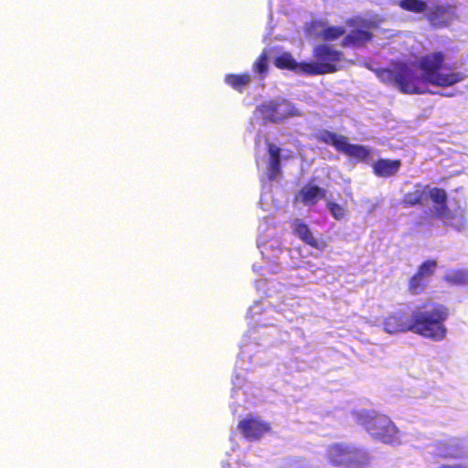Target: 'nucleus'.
<instances>
[{
    "instance_id": "obj_25",
    "label": "nucleus",
    "mask_w": 468,
    "mask_h": 468,
    "mask_svg": "<svg viewBox=\"0 0 468 468\" xmlns=\"http://www.w3.org/2000/svg\"><path fill=\"white\" fill-rule=\"evenodd\" d=\"M444 280L453 285H462L468 282V275L463 271L456 270L447 273Z\"/></svg>"
},
{
    "instance_id": "obj_10",
    "label": "nucleus",
    "mask_w": 468,
    "mask_h": 468,
    "mask_svg": "<svg viewBox=\"0 0 468 468\" xmlns=\"http://www.w3.org/2000/svg\"><path fill=\"white\" fill-rule=\"evenodd\" d=\"M283 106H289L286 101H269L260 104L257 111L264 121L278 123L290 116L295 115L292 109H289V107L283 109Z\"/></svg>"
},
{
    "instance_id": "obj_29",
    "label": "nucleus",
    "mask_w": 468,
    "mask_h": 468,
    "mask_svg": "<svg viewBox=\"0 0 468 468\" xmlns=\"http://www.w3.org/2000/svg\"><path fill=\"white\" fill-rule=\"evenodd\" d=\"M438 468H468V467L463 464H441Z\"/></svg>"
},
{
    "instance_id": "obj_1",
    "label": "nucleus",
    "mask_w": 468,
    "mask_h": 468,
    "mask_svg": "<svg viewBox=\"0 0 468 468\" xmlns=\"http://www.w3.org/2000/svg\"><path fill=\"white\" fill-rule=\"evenodd\" d=\"M445 63V55L441 51H434L421 56L418 67L422 72L420 76L415 69L404 61H397V89L404 94H424L428 92L426 83L446 88L453 86L465 79L459 71L441 73Z\"/></svg>"
},
{
    "instance_id": "obj_15",
    "label": "nucleus",
    "mask_w": 468,
    "mask_h": 468,
    "mask_svg": "<svg viewBox=\"0 0 468 468\" xmlns=\"http://www.w3.org/2000/svg\"><path fill=\"white\" fill-rule=\"evenodd\" d=\"M373 38V34L362 28L352 29L341 41L343 48L363 47Z\"/></svg>"
},
{
    "instance_id": "obj_17",
    "label": "nucleus",
    "mask_w": 468,
    "mask_h": 468,
    "mask_svg": "<svg viewBox=\"0 0 468 468\" xmlns=\"http://www.w3.org/2000/svg\"><path fill=\"white\" fill-rule=\"evenodd\" d=\"M340 153L358 163L366 162L371 156V150L369 147L361 144H349L347 137Z\"/></svg>"
},
{
    "instance_id": "obj_22",
    "label": "nucleus",
    "mask_w": 468,
    "mask_h": 468,
    "mask_svg": "<svg viewBox=\"0 0 468 468\" xmlns=\"http://www.w3.org/2000/svg\"><path fill=\"white\" fill-rule=\"evenodd\" d=\"M377 77L385 84L396 86L397 81V62L392 63V68H383L375 70Z\"/></svg>"
},
{
    "instance_id": "obj_21",
    "label": "nucleus",
    "mask_w": 468,
    "mask_h": 468,
    "mask_svg": "<svg viewBox=\"0 0 468 468\" xmlns=\"http://www.w3.org/2000/svg\"><path fill=\"white\" fill-rule=\"evenodd\" d=\"M398 5L404 11L413 14L426 12L428 5L424 0H399Z\"/></svg>"
},
{
    "instance_id": "obj_4",
    "label": "nucleus",
    "mask_w": 468,
    "mask_h": 468,
    "mask_svg": "<svg viewBox=\"0 0 468 468\" xmlns=\"http://www.w3.org/2000/svg\"><path fill=\"white\" fill-rule=\"evenodd\" d=\"M327 462L334 467L362 468L370 463V455L365 449L346 442H334L325 451Z\"/></svg>"
},
{
    "instance_id": "obj_7",
    "label": "nucleus",
    "mask_w": 468,
    "mask_h": 468,
    "mask_svg": "<svg viewBox=\"0 0 468 468\" xmlns=\"http://www.w3.org/2000/svg\"><path fill=\"white\" fill-rule=\"evenodd\" d=\"M238 429L248 441H259L271 431L269 422L261 418L249 415L238 423Z\"/></svg>"
},
{
    "instance_id": "obj_18",
    "label": "nucleus",
    "mask_w": 468,
    "mask_h": 468,
    "mask_svg": "<svg viewBox=\"0 0 468 468\" xmlns=\"http://www.w3.org/2000/svg\"><path fill=\"white\" fill-rule=\"evenodd\" d=\"M315 139L325 144L332 145L337 152L340 153L345 141H346V136L338 134L326 129H323L315 134Z\"/></svg>"
},
{
    "instance_id": "obj_13",
    "label": "nucleus",
    "mask_w": 468,
    "mask_h": 468,
    "mask_svg": "<svg viewBox=\"0 0 468 468\" xmlns=\"http://www.w3.org/2000/svg\"><path fill=\"white\" fill-rule=\"evenodd\" d=\"M401 160L379 158L372 164V170L375 176L378 177H391L397 175L401 167Z\"/></svg>"
},
{
    "instance_id": "obj_6",
    "label": "nucleus",
    "mask_w": 468,
    "mask_h": 468,
    "mask_svg": "<svg viewBox=\"0 0 468 468\" xmlns=\"http://www.w3.org/2000/svg\"><path fill=\"white\" fill-rule=\"evenodd\" d=\"M456 5L451 4H436L427 7L425 18L430 25L436 28L447 27L457 18Z\"/></svg>"
},
{
    "instance_id": "obj_3",
    "label": "nucleus",
    "mask_w": 468,
    "mask_h": 468,
    "mask_svg": "<svg viewBox=\"0 0 468 468\" xmlns=\"http://www.w3.org/2000/svg\"><path fill=\"white\" fill-rule=\"evenodd\" d=\"M313 61L302 62V74L325 75L336 72L344 60V53L328 44H319L313 48Z\"/></svg>"
},
{
    "instance_id": "obj_8",
    "label": "nucleus",
    "mask_w": 468,
    "mask_h": 468,
    "mask_svg": "<svg viewBox=\"0 0 468 468\" xmlns=\"http://www.w3.org/2000/svg\"><path fill=\"white\" fill-rule=\"evenodd\" d=\"M428 196L433 203L440 206V207L436 209V214L439 218L449 219L450 222L448 224L457 229H461L464 227L465 218L462 215H451L448 217L449 209L446 205L447 194L444 189L440 187L428 188Z\"/></svg>"
},
{
    "instance_id": "obj_27",
    "label": "nucleus",
    "mask_w": 468,
    "mask_h": 468,
    "mask_svg": "<svg viewBox=\"0 0 468 468\" xmlns=\"http://www.w3.org/2000/svg\"><path fill=\"white\" fill-rule=\"evenodd\" d=\"M281 174V161H269L268 179L273 181Z\"/></svg>"
},
{
    "instance_id": "obj_19",
    "label": "nucleus",
    "mask_w": 468,
    "mask_h": 468,
    "mask_svg": "<svg viewBox=\"0 0 468 468\" xmlns=\"http://www.w3.org/2000/svg\"><path fill=\"white\" fill-rule=\"evenodd\" d=\"M274 66L280 69H288L302 73V62L298 63L291 53L283 52L274 59Z\"/></svg>"
},
{
    "instance_id": "obj_14",
    "label": "nucleus",
    "mask_w": 468,
    "mask_h": 468,
    "mask_svg": "<svg viewBox=\"0 0 468 468\" xmlns=\"http://www.w3.org/2000/svg\"><path fill=\"white\" fill-rule=\"evenodd\" d=\"M325 195V189L315 185H305L300 189L295 199L300 198L304 206H314L320 199L324 198Z\"/></svg>"
},
{
    "instance_id": "obj_16",
    "label": "nucleus",
    "mask_w": 468,
    "mask_h": 468,
    "mask_svg": "<svg viewBox=\"0 0 468 468\" xmlns=\"http://www.w3.org/2000/svg\"><path fill=\"white\" fill-rule=\"evenodd\" d=\"M429 186L417 184L412 191L407 192L401 200L404 207H411L415 206H424L428 197Z\"/></svg>"
},
{
    "instance_id": "obj_9",
    "label": "nucleus",
    "mask_w": 468,
    "mask_h": 468,
    "mask_svg": "<svg viewBox=\"0 0 468 468\" xmlns=\"http://www.w3.org/2000/svg\"><path fill=\"white\" fill-rule=\"evenodd\" d=\"M437 266L435 260H427L418 267L417 271L409 281L408 289L411 294L418 295L424 292Z\"/></svg>"
},
{
    "instance_id": "obj_23",
    "label": "nucleus",
    "mask_w": 468,
    "mask_h": 468,
    "mask_svg": "<svg viewBox=\"0 0 468 468\" xmlns=\"http://www.w3.org/2000/svg\"><path fill=\"white\" fill-rule=\"evenodd\" d=\"M345 34V27L339 26H330L324 28L319 36L324 41H335Z\"/></svg>"
},
{
    "instance_id": "obj_2",
    "label": "nucleus",
    "mask_w": 468,
    "mask_h": 468,
    "mask_svg": "<svg viewBox=\"0 0 468 468\" xmlns=\"http://www.w3.org/2000/svg\"><path fill=\"white\" fill-rule=\"evenodd\" d=\"M449 314V309L444 304L426 301L410 316L402 312L389 314L383 325L388 334L412 332L433 341H441L447 334L444 323Z\"/></svg>"
},
{
    "instance_id": "obj_24",
    "label": "nucleus",
    "mask_w": 468,
    "mask_h": 468,
    "mask_svg": "<svg viewBox=\"0 0 468 468\" xmlns=\"http://www.w3.org/2000/svg\"><path fill=\"white\" fill-rule=\"evenodd\" d=\"M252 69L261 78H264L267 75L269 69V57L266 50L261 53L256 61L253 63Z\"/></svg>"
},
{
    "instance_id": "obj_20",
    "label": "nucleus",
    "mask_w": 468,
    "mask_h": 468,
    "mask_svg": "<svg viewBox=\"0 0 468 468\" xmlns=\"http://www.w3.org/2000/svg\"><path fill=\"white\" fill-rule=\"evenodd\" d=\"M226 84L239 92H242L245 88L251 81V77L249 73L242 74H227L224 78Z\"/></svg>"
},
{
    "instance_id": "obj_12",
    "label": "nucleus",
    "mask_w": 468,
    "mask_h": 468,
    "mask_svg": "<svg viewBox=\"0 0 468 468\" xmlns=\"http://www.w3.org/2000/svg\"><path fill=\"white\" fill-rule=\"evenodd\" d=\"M291 227L293 234L311 248L323 250L326 247V243L324 241H319L314 237L309 226L302 219L295 218L292 221Z\"/></svg>"
},
{
    "instance_id": "obj_26",
    "label": "nucleus",
    "mask_w": 468,
    "mask_h": 468,
    "mask_svg": "<svg viewBox=\"0 0 468 468\" xmlns=\"http://www.w3.org/2000/svg\"><path fill=\"white\" fill-rule=\"evenodd\" d=\"M326 207L335 219L341 220L346 217V209L343 206L335 202L329 201L327 202Z\"/></svg>"
},
{
    "instance_id": "obj_28",
    "label": "nucleus",
    "mask_w": 468,
    "mask_h": 468,
    "mask_svg": "<svg viewBox=\"0 0 468 468\" xmlns=\"http://www.w3.org/2000/svg\"><path fill=\"white\" fill-rule=\"evenodd\" d=\"M269 161H281V148L272 143L267 144Z\"/></svg>"
},
{
    "instance_id": "obj_5",
    "label": "nucleus",
    "mask_w": 468,
    "mask_h": 468,
    "mask_svg": "<svg viewBox=\"0 0 468 468\" xmlns=\"http://www.w3.org/2000/svg\"><path fill=\"white\" fill-rule=\"evenodd\" d=\"M365 429L376 440L388 444H399L400 433L397 426L385 415L368 417L364 421Z\"/></svg>"
},
{
    "instance_id": "obj_30",
    "label": "nucleus",
    "mask_w": 468,
    "mask_h": 468,
    "mask_svg": "<svg viewBox=\"0 0 468 468\" xmlns=\"http://www.w3.org/2000/svg\"><path fill=\"white\" fill-rule=\"evenodd\" d=\"M319 26H322V23L319 22V21H312L311 24H310V28H315L316 27H319Z\"/></svg>"
},
{
    "instance_id": "obj_11",
    "label": "nucleus",
    "mask_w": 468,
    "mask_h": 468,
    "mask_svg": "<svg viewBox=\"0 0 468 468\" xmlns=\"http://www.w3.org/2000/svg\"><path fill=\"white\" fill-rule=\"evenodd\" d=\"M434 451L435 455L443 460L460 459L465 455L463 441L456 437L436 441Z\"/></svg>"
}]
</instances>
